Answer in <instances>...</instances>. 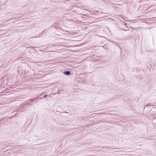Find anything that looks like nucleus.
Instances as JSON below:
<instances>
[{
	"label": "nucleus",
	"mask_w": 156,
	"mask_h": 156,
	"mask_svg": "<svg viewBox=\"0 0 156 156\" xmlns=\"http://www.w3.org/2000/svg\"><path fill=\"white\" fill-rule=\"evenodd\" d=\"M15 112V111L13 112V113H14Z\"/></svg>",
	"instance_id": "4468645a"
},
{
	"label": "nucleus",
	"mask_w": 156,
	"mask_h": 156,
	"mask_svg": "<svg viewBox=\"0 0 156 156\" xmlns=\"http://www.w3.org/2000/svg\"><path fill=\"white\" fill-rule=\"evenodd\" d=\"M150 108V107L148 108Z\"/></svg>",
	"instance_id": "ddd939ff"
},
{
	"label": "nucleus",
	"mask_w": 156,
	"mask_h": 156,
	"mask_svg": "<svg viewBox=\"0 0 156 156\" xmlns=\"http://www.w3.org/2000/svg\"><path fill=\"white\" fill-rule=\"evenodd\" d=\"M38 99H39V97H37L34 98H32V99H29L28 100V101H31V102H32L35 101H37V100H38Z\"/></svg>",
	"instance_id": "f257e3e1"
},
{
	"label": "nucleus",
	"mask_w": 156,
	"mask_h": 156,
	"mask_svg": "<svg viewBox=\"0 0 156 156\" xmlns=\"http://www.w3.org/2000/svg\"><path fill=\"white\" fill-rule=\"evenodd\" d=\"M151 110L150 109H149V110H148V112H150V111H151Z\"/></svg>",
	"instance_id": "9d476101"
},
{
	"label": "nucleus",
	"mask_w": 156,
	"mask_h": 156,
	"mask_svg": "<svg viewBox=\"0 0 156 156\" xmlns=\"http://www.w3.org/2000/svg\"><path fill=\"white\" fill-rule=\"evenodd\" d=\"M65 113H67V112H65Z\"/></svg>",
	"instance_id": "2eb2a0df"
},
{
	"label": "nucleus",
	"mask_w": 156,
	"mask_h": 156,
	"mask_svg": "<svg viewBox=\"0 0 156 156\" xmlns=\"http://www.w3.org/2000/svg\"><path fill=\"white\" fill-rule=\"evenodd\" d=\"M40 50V51H41V50Z\"/></svg>",
	"instance_id": "dca6fc26"
},
{
	"label": "nucleus",
	"mask_w": 156,
	"mask_h": 156,
	"mask_svg": "<svg viewBox=\"0 0 156 156\" xmlns=\"http://www.w3.org/2000/svg\"><path fill=\"white\" fill-rule=\"evenodd\" d=\"M45 30H43V32L41 34H42L43 33V32H44Z\"/></svg>",
	"instance_id": "9b49d317"
},
{
	"label": "nucleus",
	"mask_w": 156,
	"mask_h": 156,
	"mask_svg": "<svg viewBox=\"0 0 156 156\" xmlns=\"http://www.w3.org/2000/svg\"><path fill=\"white\" fill-rule=\"evenodd\" d=\"M25 105H26L25 104H21V105H20V108H24V106H25Z\"/></svg>",
	"instance_id": "20e7f679"
},
{
	"label": "nucleus",
	"mask_w": 156,
	"mask_h": 156,
	"mask_svg": "<svg viewBox=\"0 0 156 156\" xmlns=\"http://www.w3.org/2000/svg\"><path fill=\"white\" fill-rule=\"evenodd\" d=\"M150 105H151L150 104H149V103H148V104H147V105H146V106L144 108V109H145L146 107V106H150Z\"/></svg>",
	"instance_id": "423d86ee"
},
{
	"label": "nucleus",
	"mask_w": 156,
	"mask_h": 156,
	"mask_svg": "<svg viewBox=\"0 0 156 156\" xmlns=\"http://www.w3.org/2000/svg\"><path fill=\"white\" fill-rule=\"evenodd\" d=\"M5 118H2L0 120V124H1V123H3V121H4L5 119Z\"/></svg>",
	"instance_id": "39448f33"
},
{
	"label": "nucleus",
	"mask_w": 156,
	"mask_h": 156,
	"mask_svg": "<svg viewBox=\"0 0 156 156\" xmlns=\"http://www.w3.org/2000/svg\"><path fill=\"white\" fill-rule=\"evenodd\" d=\"M14 117H15L13 115V116H11V117H12V118H13Z\"/></svg>",
	"instance_id": "1a4fd4ad"
},
{
	"label": "nucleus",
	"mask_w": 156,
	"mask_h": 156,
	"mask_svg": "<svg viewBox=\"0 0 156 156\" xmlns=\"http://www.w3.org/2000/svg\"><path fill=\"white\" fill-rule=\"evenodd\" d=\"M7 118H9V119H12V117H11V116H9V117H8Z\"/></svg>",
	"instance_id": "6e6552de"
},
{
	"label": "nucleus",
	"mask_w": 156,
	"mask_h": 156,
	"mask_svg": "<svg viewBox=\"0 0 156 156\" xmlns=\"http://www.w3.org/2000/svg\"><path fill=\"white\" fill-rule=\"evenodd\" d=\"M28 100L27 101L26 103L25 104V105H32V104H30L31 102H28Z\"/></svg>",
	"instance_id": "7ed1b4c3"
},
{
	"label": "nucleus",
	"mask_w": 156,
	"mask_h": 156,
	"mask_svg": "<svg viewBox=\"0 0 156 156\" xmlns=\"http://www.w3.org/2000/svg\"><path fill=\"white\" fill-rule=\"evenodd\" d=\"M154 108H156V107H154Z\"/></svg>",
	"instance_id": "f8f14e48"
},
{
	"label": "nucleus",
	"mask_w": 156,
	"mask_h": 156,
	"mask_svg": "<svg viewBox=\"0 0 156 156\" xmlns=\"http://www.w3.org/2000/svg\"><path fill=\"white\" fill-rule=\"evenodd\" d=\"M63 73L66 75H69L71 74L70 72L69 71H64Z\"/></svg>",
	"instance_id": "f03ea898"
},
{
	"label": "nucleus",
	"mask_w": 156,
	"mask_h": 156,
	"mask_svg": "<svg viewBox=\"0 0 156 156\" xmlns=\"http://www.w3.org/2000/svg\"><path fill=\"white\" fill-rule=\"evenodd\" d=\"M48 96V94H46V95H45L44 96V98H46V97H47Z\"/></svg>",
	"instance_id": "0eeeda50"
}]
</instances>
